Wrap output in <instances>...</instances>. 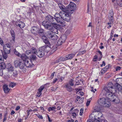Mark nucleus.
<instances>
[{
    "label": "nucleus",
    "mask_w": 122,
    "mask_h": 122,
    "mask_svg": "<svg viewBox=\"0 0 122 122\" xmlns=\"http://www.w3.org/2000/svg\"><path fill=\"white\" fill-rule=\"evenodd\" d=\"M29 60L30 59L27 56V58L24 59L15 61L14 62L15 66L16 67H18L20 69L22 70L23 72H25L26 71V66L30 67L34 66V64L31 62H30V63H29Z\"/></svg>",
    "instance_id": "nucleus-1"
},
{
    "label": "nucleus",
    "mask_w": 122,
    "mask_h": 122,
    "mask_svg": "<svg viewBox=\"0 0 122 122\" xmlns=\"http://www.w3.org/2000/svg\"><path fill=\"white\" fill-rule=\"evenodd\" d=\"M45 20L48 21L52 24L54 28L57 29L58 28V25L57 24H56V20L53 17L50 15H48L46 16Z\"/></svg>",
    "instance_id": "nucleus-2"
},
{
    "label": "nucleus",
    "mask_w": 122,
    "mask_h": 122,
    "mask_svg": "<svg viewBox=\"0 0 122 122\" xmlns=\"http://www.w3.org/2000/svg\"><path fill=\"white\" fill-rule=\"evenodd\" d=\"M106 92L105 94L106 99H108L109 101L112 102H115L117 97L113 94L115 93H113V92L111 91Z\"/></svg>",
    "instance_id": "nucleus-3"
},
{
    "label": "nucleus",
    "mask_w": 122,
    "mask_h": 122,
    "mask_svg": "<svg viewBox=\"0 0 122 122\" xmlns=\"http://www.w3.org/2000/svg\"><path fill=\"white\" fill-rule=\"evenodd\" d=\"M63 11H61L59 13H56L55 15L54 16L55 17L54 18L56 20V24H56L57 22L61 24H63L62 16V13H63Z\"/></svg>",
    "instance_id": "nucleus-4"
},
{
    "label": "nucleus",
    "mask_w": 122,
    "mask_h": 122,
    "mask_svg": "<svg viewBox=\"0 0 122 122\" xmlns=\"http://www.w3.org/2000/svg\"><path fill=\"white\" fill-rule=\"evenodd\" d=\"M99 104L102 106L108 107L110 105V103L107 99L105 98H100L98 101Z\"/></svg>",
    "instance_id": "nucleus-5"
},
{
    "label": "nucleus",
    "mask_w": 122,
    "mask_h": 122,
    "mask_svg": "<svg viewBox=\"0 0 122 122\" xmlns=\"http://www.w3.org/2000/svg\"><path fill=\"white\" fill-rule=\"evenodd\" d=\"M115 86L112 82H109L107 86L104 88V90L105 91H111L113 92V93H115L116 92V90L115 88Z\"/></svg>",
    "instance_id": "nucleus-6"
},
{
    "label": "nucleus",
    "mask_w": 122,
    "mask_h": 122,
    "mask_svg": "<svg viewBox=\"0 0 122 122\" xmlns=\"http://www.w3.org/2000/svg\"><path fill=\"white\" fill-rule=\"evenodd\" d=\"M76 6V5L75 3L70 2L68 5L66 11L72 14L74 12Z\"/></svg>",
    "instance_id": "nucleus-7"
},
{
    "label": "nucleus",
    "mask_w": 122,
    "mask_h": 122,
    "mask_svg": "<svg viewBox=\"0 0 122 122\" xmlns=\"http://www.w3.org/2000/svg\"><path fill=\"white\" fill-rule=\"evenodd\" d=\"M72 14L69 13L68 12L63 11L62 13V21L64 20L66 21H69L71 20L70 16Z\"/></svg>",
    "instance_id": "nucleus-8"
},
{
    "label": "nucleus",
    "mask_w": 122,
    "mask_h": 122,
    "mask_svg": "<svg viewBox=\"0 0 122 122\" xmlns=\"http://www.w3.org/2000/svg\"><path fill=\"white\" fill-rule=\"evenodd\" d=\"M51 23L48 21L45 20L42 22V25L45 27V28L50 31H52L53 29L51 25Z\"/></svg>",
    "instance_id": "nucleus-9"
},
{
    "label": "nucleus",
    "mask_w": 122,
    "mask_h": 122,
    "mask_svg": "<svg viewBox=\"0 0 122 122\" xmlns=\"http://www.w3.org/2000/svg\"><path fill=\"white\" fill-rule=\"evenodd\" d=\"M52 31L48 32L46 33V36L49 39L53 40H56L58 38V37L56 34L53 33Z\"/></svg>",
    "instance_id": "nucleus-10"
},
{
    "label": "nucleus",
    "mask_w": 122,
    "mask_h": 122,
    "mask_svg": "<svg viewBox=\"0 0 122 122\" xmlns=\"http://www.w3.org/2000/svg\"><path fill=\"white\" fill-rule=\"evenodd\" d=\"M66 38V37L65 35L62 36L58 41L57 42V45L58 46L61 45L62 42L65 41Z\"/></svg>",
    "instance_id": "nucleus-11"
},
{
    "label": "nucleus",
    "mask_w": 122,
    "mask_h": 122,
    "mask_svg": "<svg viewBox=\"0 0 122 122\" xmlns=\"http://www.w3.org/2000/svg\"><path fill=\"white\" fill-rule=\"evenodd\" d=\"M89 117L91 119L92 121L94 122H101L99 120L97 119V118L98 119H100L99 117L98 116H97L96 115H94L93 114H91Z\"/></svg>",
    "instance_id": "nucleus-12"
},
{
    "label": "nucleus",
    "mask_w": 122,
    "mask_h": 122,
    "mask_svg": "<svg viewBox=\"0 0 122 122\" xmlns=\"http://www.w3.org/2000/svg\"><path fill=\"white\" fill-rule=\"evenodd\" d=\"M14 51L15 54L18 56L20 57L21 59H24L25 58H27V56L25 54H23L21 55L15 49H14Z\"/></svg>",
    "instance_id": "nucleus-13"
},
{
    "label": "nucleus",
    "mask_w": 122,
    "mask_h": 122,
    "mask_svg": "<svg viewBox=\"0 0 122 122\" xmlns=\"http://www.w3.org/2000/svg\"><path fill=\"white\" fill-rule=\"evenodd\" d=\"M15 24L17 26L19 27L20 28H23L25 26L24 23L19 20L16 21Z\"/></svg>",
    "instance_id": "nucleus-14"
},
{
    "label": "nucleus",
    "mask_w": 122,
    "mask_h": 122,
    "mask_svg": "<svg viewBox=\"0 0 122 122\" xmlns=\"http://www.w3.org/2000/svg\"><path fill=\"white\" fill-rule=\"evenodd\" d=\"M114 14V13L112 10H111L109 11L108 16L109 20L110 21L113 20Z\"/></svg>",
    "instance_id": "nucleus-15"
},
{
    "label": "nucleus",
    "mask_w": 122,
    "mask_h": 122,
    "mask_svg": "<svg viewBox=\"0 0 122 122\" xmlns=\"http://www.w3.org/2000/svg\"><path fill=\"white\" fill-rule=\"evenodd\" d=\"M45 54V52L43 51H42L41 49L38 50V51L36 53V55L40 57H43Z\"/></svg>",
    "instance_id": "nucleus-16"
},
{
    "label": "nucleus",
    "mask_w": 122,
    "mask_h": 122,
    "mask_svg": "<svg viewBox=\"0 0 122 122\" xmlns=\"http://www.w3.org/2000/svg\"><path fill=\"white\" fill-rule=\"evenodd\" d=\"M38 30V28L36 26H34L32 27L31 31L32 33L36 35H37Z\"/></svg>",
    "instance_id": "nucleus-17"
},
{
    "label": "nucleus",
    "mask_w": 122,
    "mask_h": 122,
    "mask_svg": "<svg viewBox=\"0 0 122 122\" xmlns=\"http://www.w3.org/2000/svg\"><path fill=\"white\" fill-rule=\"evenodd\" d=\"M1 56H0V66L2 68L4 69L6 67V65L5 63L3 62Z\"/></svg>",
    "instance_id": "nucleus-18"
},
{
    "label": "nucleus",
    "mask_w": 122,
    "mask_h": 122,
    "mask_svg": "<svg viewBox=\"0 0 122 122\" xmlns=\"http://www.w3.org/2000/svg\"><path fill=\"white\" fill-rule=\"evenodd\" d=\"M42 51H43L44 52L45 51L48 52L50 50V47L47 45H46L40 48Z\"/></svg>",
    "instance_id": "nucleus-19"
},
{
    "label": "nucleus",
    "mask_w": 122,
    "mask_h": 122,
    "mask_svg": "<svg viewBox=\"0 0 122 122\" xmlns=\"http://www.w3.org/2000/svg\"><path fill=\"white\" fill-rule=\"evenodd\" d=\"M115 86L116 90L117 89L118 91L122 93V86L118 83L115 84Z\"/></svg>",
    "instance_id": "nucleus-20"
},
{
    "label": "nucleus",
    "mask_w": 122,
    "mask_h": 122,
    "mask_svg": "<svg viewBox=\"0 0 122 122\" xmlns=\"http://www.w3.org/2000/svg\"><path fill=\"white\" fill-rule=\"evenodd\" d=\"M71 86L69 85L68 83H66L64 87L66 88L67 91L69 92H71L72 91V88Z\"/></svg>",
    "instance_id": "nucleus-21"
},
{
    "label": "nucleus",
    "mask_w": 122,
    "mask_h": 122,
    "mask_svg": "<svg viewBox=\"0 0 122 122\" xmlns=\"http://www.w3.org/2000/svg\"><path fill=\"white\" fill-rule=\"evenodd\" d=\"M3 88L5 93H8L10 90V89L8 87V86L6 84H4L3 86Z\"/></svg>",
    "instance_id": "nucleus-22"
},
{
    "label": "nucleus",
    "mask_w": 122,
    "mask_h": 122,
    "mask_svg": "<svg viewBox=\"0 0 122 122\" xmlns=\"http://www.w3.org/2000/svg\"><path fill=\"white\" fill-rule=\"evenodd\" d=\"M6 67L9 71H12L14 70L13 67L10 63L8 64L6 66Z\"/></svg>",
    "instance_id": "nucleus-23"
},
{
    "label": "nucleus",
    "mask_w": 122,
    "mask_h": 122,
    "mask_svg": "<svg viewBox=\"0 0 122 122\" xmlns=\"http://www.w3.org/2000/svg\"><path fill=\"white\" fill-rule=\"evenodd\" d=\"M58 46L57 45H55L54 46L50 45V46H49L50 47V48H51V50L55 51L57 50V47H58Z\"/></svg>",
    "instance_id": "nucleus-24"
},
{
    "label": "nucleus",
    "mask_w": 122,
    "mask_h": 122,
    "mask_svg": "<svg viewBox=\"0 0 122 122\" xmlns=\"http://www.w3.org/2000/svg\"><path fill=\"white\" fill-rule=\"evenodd\" d=\"M75 55V54H71L67 55L66 57V60L72 59Z\"/></svg>",
    "instance_id": "nucleus-25"
},
{
    "label": "nucleus",
    "mask_w": 122,
    "mask_h": 122,
    "mask_svg": "<svg viewBox=\"0 0 122 122\" xmlns=\"http://www.w3.org/2000/svg\"><path fill=\"white\" fill-rule=\"evenodd\" d=\"M30 50L31 52H32V54H36V55L38 50H37V49L34 47H32L30 49Z\"/></svg>",
    "instance_id": "nucleus-26"
},
{
    "label": "nucleus",
    "mask_w": 122,
    "mask_h": 122,
    "mask_svg": "<svg viewBox=\"0 0 122 122\" xmlns=\"http://www.w3.org/2000/svg\"><path fill=\"white\" fill-rule=\"evenodd\" d=\"M44 31V30L43 29H41L39 30L38 33H39L40 36H42L45 35Z\"/></svg>",
    "instance_id": "nucleus-27"
},
{
    "label": "nucleus",
    "mask_w": 122,
    "mask_h": 122,
    "mask_svg": "<svg viewBox=\"0 0 122 122\" xmlns=\"http://www.w3.org/2000/svg\"><path fill=\"white\" fill-rule=\"evenodd\" d=\"M10 32L12 37V39L13 41H15V37L14 31L13 30L11 29L10 30Z\"/></svg>",
    "instance_id": "nucleus-28"
},
{
    "label": "nucleus",
    "mask_w": 122,
    "mask_h": 122,
    "mask_svg": "<svg viewBox=\"0 0 122 122\" xmlns=\"http://www.w3.org/2000/svg\"><path fill=\"white\" fill-rule=\"evenodd\" d=\"M11 46L10 44L7 43L5 45H4L3 46V49H4L5 50L6 49V48L10 49Z\"/></svg>",
    "instance_id": "nucleus-29"
},
{
    "label": "nucleus",
    "mask_w": 122,
    "mask_h": 122,
    "mask_svg": "<svg viewBox=\"0 0 122 122\" xmlns=\"http://www.w3.org/2000/svg\"><path fill=\"white\" fill-rule=\"evenodd\" d=\"M116 1L119 6L122 7V0H116Z\"/></svg>",
    "instance_id": "nucleus-30"
},
{
    "label": "nucleus",
    "mask_w": 122,
    "mask_h": 122,
    "mask_svg": "<svg viewBox=\"0 0 122 122\" xmlns=\"http://www.w3.org/2000/svg\"><path fill=\"white\" fill-rule=\"evenodd\" d=\"M30 58L31 59L30 60V61H31L32 60L34 61L36 60V56L35 55H32L30 56Z\"/></svg>",
    "instance_id": "nucleus-31"
},
{
    "label": "nucleus",
    "mask_w": 122,
    "mask_h": 122,
    "mask_svg": "<svg viewBox=\"0 0 122 122\" xmlns=\"http://www.w3.org/2000/svg\"><path fill=\"white\" fill-rule=\"evenodd\" d=\"M61 10H62V11H64L65 9V7L61 3H59L58 4Z\"/></svg>",
    "instance_id": "nucleus-32"
},
{
    "label": "nucleus",
    "mask_w": 122,
    "mask_h": 122,
    "mask_svg": "<svg viewBox=\"0 0 122 122\" xmlns=\"http://www.w3.org/2000/svg\"><path fill=\"white\" fill-rule=\"evenodd\" d=\"M45 43L46 45H47L48 46H50L51 44L50 42L48 41L47 38L43 41Z\"/></svg>",
    "instance_id": "nucleus-33"
},
{
    "label": "nucleus",
    "mask_w": 122,
    "mask_h": 122,
    "mask_svg": "<svg viewBox=\"0 0 122 122\" xmlns=\"http://www.w3.org/2000/svg\"><path fill=\"white\" fill-rule=\"evenodd\" d=\"M16 84V83L14 82H11L9 84V86L10 87L13 88L15 86Z\"/></svg>",
    "instance_id": "nucleus-34"
},
{
    "label": "nucleus",
    "mask_w": 122,
    "mask_h": 122,
    "mask_svg": "<svg viewBox=\"0 0 122 122\" xmlns=\"http://www.w3.org/2000/svg\"><path fill=\"white\" fill-rule=\"evenodd\" d=\"M2 52V55L4 58L5 59H6V58L8 57V55L7 54H8L9 53H6V52Z\"/></svg>",
    "instance_id": "nucleus-35"
},
{
    "label": "nucleus",
    "mask_w": 122,
    "mask_h": 122,
    "mask_svg": "<svg viewBox=\"0 0 122 122\" xmlns=\"http://www.w3.org/2000/svg\"><path fill=\"white\" fill-rule=\"evenodd\" d=\"M56 109V107L55 106H54L53 107H50L48 109V111L50 112L51 111H54V110Z\"/></svg>",
    "instance_id": "nucleus-36"
},
{
    "label": "nucleus",
    "mask_w": 122,
    "mask_h": 122,
    "mask_svg": "<svg viewBox=\"0 0 122 122\" xmlns=\"http://www.w3.org/2000/svg\"><path fill=\"white\" fill-rule=\"evenodd\" d=\"M114 33V30H112L111 31L110 36L108 41H110L112 40Z\"/></svg>",
    "instance_id": "nucleus-37"
},
{
    "label": "nucleus",
    "mask_w": 122,
    "mask_h": 122,
    "mask_svg": "<svg viewBox=\"0 0 122 122\" xmlns=\"http://www.w3.org/2000/svg\"><path fill=\"white\" fill-rule=\"evenodd\" d=\"M69 85H70L71 86H73L74 85V83H73V80L72 79H70L69 82L68 83Z\"/></svg>",
    "instance_id": "nucleus-38"
},
{
    "label": "nucleus",
    "mask_w": 122,
    "mask_h": 122,
    "mask_svg": "<svg viewBox=\"0 0 122 122\" xmlns=\"http://www.w3.org/2000/svg\"><path fill=\"white\" fill-rule=\"evenodd\" d=\"M116 81L120 84H122V78H117L116 79Z\"/></svg>",
    "instance_id": "nucleus-39"
},
{
    "label": "nucleus",
    "mask_w": 122,
    "mask_h": 122,
    "mask_svg": "<svg viewBox=\"0 0 122 122\" xmlns=\"http://www.w3.org/2000/svg\"><path fill=\"white\" fill-rule=\"evenodd\" d=\"M12 71H13V73L12 74L13 76L15 77L18 74L17 71L16 70H14Z\"/></svg>",
    "instance_id": "nucleus-40"
},
{
    "label": "nucleus",
    "mask_w": 122,
    "mask_h": 122,
    "mask_svg": "<svg viewBox=\"0 0 122 122\" xmlns=\"http://www.w3.org/2000/svg\"><path fill=\"white\" fill-rule=\"evenodd\" d=\"M31 50H27L25 52L26 54H25L28 57V56H27V55L28 56L29 54H31Z\"/></svg>",
    "instance_id": "nucleus-41"
},
{
    "label": "nucleus",
    "mask_w": 122,
    "mask_h": 122,
    "mask_svg": "<svg viewBox=\"0 0 122 122\" xmlns=\"http://www.w3.org/2000/svg\"><path fill=\"white\" fill-rule=\"evenodd\" d=\"M45 85H42V86H41L38 89V91H39L41 92H42V90L44 89V86Z\"/></svg>",
    "instance_id": "nucleus-42"
},
{
    "label": "nucleus",
    "mask_w": 122,
    "mask_h": 122,
    "mask_svg": "<svg viewBox=\"0 0 122 122\" xmlns=\"http://www.w3.org/2000/svg\"><path fill=\"white\" fill-rule=\"evenodd\" d=\"M109 67V65H107L104 68L102 69V70L104 71V72L107 71V69H108Z\"/></svg>",
    "instance_id": "nucleus-43"
},
{
    "label": "nucleus",
    "mask_w": 122,
    "mask_h": 122,
    "mask_svg": "<svg viewBox=\"0 0 122 122\" xmlns=\"http://www.w3.org/2000/svg\"><path fill=\"white\" fill-rule=\"evenodd\" d=\"M6 49L5 50L4 49H3L4 51V52H6V53H9L10 51V49L6 48Z\"/></svg>",
    "instance_id": "nucleus-44"
},
{
    "label": "nucleus",
    "mask_w": 122,
    "mask_h": 122,
    "mask_svg": "<svg viewBox=\"0 0 122 122\" xmlns=\"http://www.w3.org/2000/svg\"><path fill=\"white\" fill-rule=\"evenodd\" d=\"M7 113H5L4 115V118H3V122H4L7 119Z\"/></svg>",
    "instance_id": "nucleus-45"
},
{
    "label": "nucleus",
    "mask_w": 122,
    "mask_h": 122,
    "mask_svg": "<svg viewBox=\"0 0 122 122\" xmlns=\"http://www.w3.org/2000/svg\"><path fill=\"white\" fill-rule=\"evenodd\" d=\"M61 61L66 60V57H59Z\"/></svg>",
    "instance_id": "nucleus-46"
},
{
    "label": "nucleus",
    "mask_w": 122,
    "mask_h": 122,
    "mask_svg": "<svg viewBox=\"0 0 122 122\" xmlns=\"http://www.w3.org/2000/svg\"><path fill=\"white\" fill-rule=\"evenodd\" d=\"M61 61L60 60V59L59 57L57 58L56 60V61L55 62V63H58Z\"/></svg>",
    "instance_id": "nucleus-47"
},
{
    "label": "nucleus",
    "mask_w": 122,
    "mask_h": 122,
    "mask_svg": "<svg viewBox=\"0 0 122 122\" xmlns=\"http://www.w3.org/2000/svg\"><path fill=\"white\" fill-rule=\"evenodd\" d=\"M42 36L41 38L43 40V41L47 38L44 35L42 36Z\"/></svg>",
    "instance_id": "nucleus-48"
},
{
    "label": "nucleus",
    "mask_w": 122,
    "mask_h": 122,
    "mask_svg": "<svg viewBox=\"0 0 122 122\" xmlns=\"http://www.w3.org/2000/svg\"><path fill=\"white\" fill-rule=\"evenodd\" d=\"M86 52V51L84 50L81 51L79 52V54H80L81 55H82L85 53Z\"/></svg>",
    "instance_id": "nucleus-49"
},
{
    "label": "nucleus",
    "mask_w": 122,
    "mask_h": 122,
    "mask_svg": "<svg viewBox=\"0 0 122 122\" xmlns=\"http://www.w3.org/2000/svg\"><path fill=\"white\" fill-rule=\"evenodd\" d=\"M41 92L39 91H38V92H37L36 96L37 97H39L41 96Z\"/></svg>",
    "instance_id": "nucleus-50"
},
{
    "label": "nucleus",
    "mask_w": 122,
    "mask_h": 122,
    "mask_svg": "<svg viewBox=\"0 0 122 122\" xmlns=\"http://www.w3.org/2000/svg\"><path fill=\"white\" fill-rule=\"evenodd\" d=\"M1 69L0 68V76H2L3 75V70L1 68Z\"/></svg>",
    "instance_id": "nucleus-51"
},
{
    "label": "nucleus",
    "mask_w": 122,
    "mask_h": 122,
    "mask_svg": "<svg viewBox=\"0 0 122 122\" xmlns=\"http://www.w3.org/2000/svg\"><path fill=\"white\" fill-rule=\"evenodd\" d=\"M80 116H81L82 115V113L83 112V109L82 108H81L80 109Z\"/></svg>",
    "instance_id": "nucleus-52"
},
{
    "label": "nucleus",
    "mask_w": 122,
    "mask_h": 122,
    "mask_svg": "<svg viewBox=\"0 0 122 122\" xmlns=\"http://www.w3.org/2000/svg\"><path fill=\"white\" fill-rule=\"evenodd\" d=\"M98 56L97 55H95L93 58L94 60H93V61H97V58Z\"/></svg>",
    "instance_id": "nucleus-53"
},
{
    "label": "nucleus",
    "mask_w": 122,
    "mask_h": 122,
    "mask_svg": "<svg viewBox=\"0 0 122 122\" xmlns=\"http://www.w3.org/2000/svg\"><path fill=\"white\" fill-rule=\"evenodd\" d=\"M121 68L120 67V66H117L116 68V70L117 71L120 70H121Z\"/></svg>",
    "instance_id": "nucleus-54"
},
{
    "label": "nucleus",
    "mask_w": 122,
    "mask_h": 122,
    "mask_svg": "<svg viewBox=\"0 0 122 122\" xmlns=\"http://www.w3.org/2000/svg\"><path fill=\"white\" fill-rule=\"evenodd\" d=\"M36 115H37V116L39 118L41 119H43V118L42 117V116L41 115L37 114H36Z\"/></svg>",
    "instance_id": "nucleus-55"
},
{
    "label": "nucleus",
    "mask_w": 122,
    "mask_h": 122,
    "mask_svg": "<svg viewBox=\"0 0 122 122\" xmlns=\"http://www.w3.org/2000/svg\"><path fill=\"white\" fill-rule=\"evenodd\" d=\"M72 116H73V117H76V113L75 112H72Z\"/></svg>",
    "instance_id": "nucleus-56"
},
{
    "label": "nucleus",
    "mask_w": 122,
    "mask_h": 122,
    "mask_svg": "<svg viewBox=\"0 0 122 122\" xmlns=\"http://www.w3.org/2000/svg\"><path fill=\"white\" fill-rule=\"evenodd\" d=\"M4 77L6 79H7L9 78V76L7 75H5L4 76Z\"/></svg>",
    "instance_id": "nucleus-57"
},
{
    "label": "nucleus",
    "mask_w": 122,
    "mask_h": 122,
    "mask_svg": "<svg viewBox=\"0 0 122 122\" xmlns=\"http://www.w3.org/2000/svg\"><path fill=\"white\" fill-rule=\"evenodd\" d=\"M64 78L63 77H61L60 78L59 80V81L62 82L64 79Z\"/></svg>",
    "instance_id": "nucleus-58"
},
{
    "label": "nucleus",
    "mask_w": 122,
    "mask_h": 122,
    "mask_svg": "<svg viewBox=\"0 0 122 122\" xmlns=\"http://www.w3.org/2000/svg\"><path fill=\"white\" fill-rule=\"evenodd\" d=\"M4 42L0 38V44L1 45H2L3 44Z\"/></svg>",
    "instance_id": "nucleus-59"
},
{
    "label": "nucleus",
    "mask_w": 122,
    "mask_h": 122,
    "mask_svg": "<svg viewBox=\"0 0 122 122\" xmlns=\"http://www.w3.org/2000/svg\"><path fill=\"white\" fill-rule=\"evenodd\" d=\"M102 64H101L100 66L101 67H102L103 66H105V62L104 61L102 62Z\"/></svg>",
    "instance_id": "nucleus-60"
},
{
    "label": "nucleus",
    "mask_w": 122,
    "mask_h": 122,
    "mask_svg": "<svg viewBox=\"0 0 122 122\" xmlns=\"http://www.w3.org/2000/svg\"><path fill=\"white\" fill-rule=\"evenodd\" d=\"M55 73V72H53L51 74V78H52L53 77Z\"/></svg>",
    "instance_id": "nucleus-61"
},
{
    "label": "nucleus",
    "mask_w": 122,
    "mask_h": 122,
    "mask_svg": "<svg viewBox=\"0 0 122 122\" xmlns=\"http://www.w3.org/2000/svg\"><path fill=\"white\" fill-rule=\"evenodd\" d=\"M90 102V101H87L86 102V106H88L89 105Z\"/></svg>",
    "instance_id": "nucleus-62"
},
{
    "label": "nucleus",
    "mask_w": 122,
    "mask_h": 122,
    "mask_svg": "<svg viewBox=\"0 0 122 122\" xmlns=\"http://www.w3.org/2000/svg\"><path fill=\"white\" fill-rule=\"evenodd\" d=\"M109 20V22H108L107 23V24L108 25L111 24L113 22V20H112V21H110V20Z\"/></svg>",
    "instance_id": "nucleus-63"
},
{
    "label": "nucleus",
    "mask_w": 122,
    "mask_h": 122,
    "mask_svg": "<svg viewBox=\"0 0 122 122\" xmlns=\"http://www.w3.org/2000/svg\"><path fill=\"white\" fill-rule=\"evenodd\" d=\"M101 122H108L106 119L102 120Z\"/></svg>",
    "instance_id": "nucleus-64"
}]
</instances>
